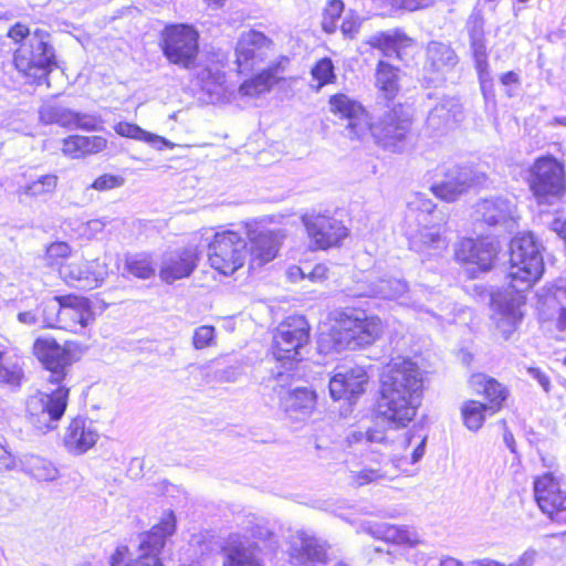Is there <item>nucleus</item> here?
I'll list each match as a JSON object with an SVG mask.
<instances>
[{
	"instance_id": "nucleus-1",
	"label": "nucleus",
	"mask_w": 566,
	"mask_h": 566,
	"mask_svg": "<svg viewBox=\"0 0 566 566\" xmlns=\"http://www.w3.org/2000/svg\"><path fill=\"white\" fill-rule=\"evenodd\" d=\"M510 264V285L503 295L492 298L495 306L493 318L496 329L504 339L511 337L522 319L524 292L531 289L544 272L542 247L532 233H523L512 239Z\"/></svg>"
},
{
	"instance_id": "nucleus-2",
	"label": "nucleus",
	"mask_w": 566,
	"mask_h": 566,
	"mask_svg": "<svg viewBox=\"0 0 566 566\" xmlns=\"http://www.w3.org/2000/svg\"><path fill=\"white\" fill-rule=\"evenodd\" d=\"M33 354L42 364L48 384L56 388L38 391L27 400V413L30 423L41 432L57 427L64 416L70 396L67 376L73 363L72 354L54 338L39 337L33 344Z\"/></svg>"
},
{
	"instance_id": "nucleus-3",
	"label": "nucleus",
	"mask_w": 566,
	"mask_h": 566,
	"mask_svg": "<svg viewBox=\"0 0 566 566\" xmlns=\"http://www.w3.org/2000/svg\"><path fill=\"white\" fill-rule=\"evenodd\" d=\"M376 86L379 95L371 107L370 122L363 105L345 94H335L329 98L331 111L340 117L348 119L345 128L346 136L354 139L364 138L368 133L375 143L387 148L389 146V63L379 60L376 69Z\"/></svg>"
},
{
	"instance_id": "nucleus-4",
	"label": "nucleus",
	"mask_w": 566,
	"mask_h": 566,
	"mask_svg": "<svg viewBox=\"0 0 566 566\" xmlns=\"http://www.w3.org/2000/svg\"><path fill=\"white\" fill-rule=\"evenodd\" d=\"M406 203L405 224L410 248L429 255L444 250L448 245L443 235L444 218L436 211V205L419 192L410 193Z\"/></svg>"
},
{
	"instance_id": "nucleus-5",
	"label": "nucleus",
	"mask_w": 566,
	"mask_h": 566,
	"mask_svg": "<svg viewBox=\"0 0 566 566\" xmlns=\"http://www.w3.org/2000/svg\"><path fill=\"white\" fill-rule=\"evenodd\" d=\"M424 370L409 356H391V423L409 424L422 402Z\"/></svg>"
},
{
	"instance_id": "nucleus-6",
	"label": "nucleus",
	"mask_w": 566,
	"mask_h": 566,
	"mask_svg": "<svg viewBox=\"0 0 566 566\" xmlns=\"http://www.w3.org/2000/svg\"><path fill=\"white\" fill-rule=\"evenodd\" d=\"M527 184L538 203L557 202L566 192L564 164L552 155L536 158L528 168Z\"/></svg>"
},
{
	"instance_id": "nucleus-7",
	"label": "nucleus",
	"mask_w": 566,
	"mask_h": 566,
	"mask_svg": "<svg viewBox=\"0 0 566 566\" xmlns=\"http://www.w3.org/2000/svg\"><path fill=\"white\" fill-rule=\"evenodd\" d=\"M175 528V515L169 512L159 524L154 525L149 532L140 535V555L136 559L125 563L128 547L118 546L111 556V566H164L159 554L165 547L167 538L174 534Z\"/></svg>"
},
{
	"instance_id": "nucleus-8",
	"label": "nucleus",
	"mask_w": 566,
	"mask_h": 566,
	"mask_svg": "<svg viewBox=\"0 0 566 566\" xmlns=\"http://www.w3.org/2000/svg\"><path fill=\"white\" fill-rule=\"evenodd\" d=\"M17 70L28 76L41 80L56 66L54 48L50 43V34L36 30L27 42L14 52Z\"/></svg>"
},
{
	"instance_id": "nucleus-9",
	"label": "nucleus",
	"mask_w": 566,
	"mask_h": 566,
	"mask_svg": "<svg viewBox=\"0 0 566 566\" xmlns=\"http://www.w3.org/2000/svg\"><path fill=\"white\" fill-rule=\"evenodd\" d=\"M379 333L378 323L361 311L349 310L339 315L332 329L336 350H355L371 344Z\"/></svg>"
},
{
	"instance_id": "nucleus-10",
	"label": "nucleus",
	"mask_w": 566,
	"mask_h": 566,
	"mask_svg": "<svg viewBox=\"0 0 566 566\" xmlns=\"http://www.w3.org/2000/svg\"><path fill=\"white\" fill-rule=\"evenodd\" d=\"M407 426L395 423L396 434L391 437V467L410 476L418 472L417 463L424 455L427 436L421 432L419 426Z\"/></svg>"
},
{
	"instance_id": "nucleus-11",
	"label": "nucleus",
	"mask_w": 566,
	"mask_h": 566,
	"mask_svg": "<svg viewBox=\"0 0 566 566\" xmlns=\"http://www.w3.org/2000/svg\"><path fill=\"white\" fill-rule=\"evenodd\" d=\"M310 340V326L303 316H290L275 329L273 336V356L285 366L287 371L295 361L303 359L302 350Z\"/></svg>"
},
{
	"instance_id": "nucleus-12",
	"label": "nucleus",
	"mask_w": 566,
	"mask_h": 566,
	"mask_svg": "<svg viewBox=\"0 0 566 566\" xmlns=\"http://www.w3.org/2000/svg\"><path fill=\"white\" fill-rule=\"evenodd\" d=\"M198 39L197 31L190 25H168L161 32L163 53L170 63L191 69L199 51Z\"/></svg>"
},
{
	"instance_id": "nucleus-13",
	"label": "nucleus",
	"mask_w": 566,
	"mask_h": 566,
	"mask_svg": "<svg viewBox=\"0 0 566 566\" xmlns=\"http://www.w3.org/2000/svg\"><path fill=\"white\" fill-rule=\"evenodd\" d=\"M247 241L238 232L216 233L209 244L210 265L223 275H231L243 266L247 255Z\"/></svg>"
},
{
	"instance_id": "nucleus-14",
	"label": "nucleus",
	"mask_w": 566,
	"mask_h": 566,
	"mask_svg": "<svg viewBox=\"0 0 566 566\" xmlns=\"http://www.w3.org/2000/svg\"><path fill=\"white\" fill-rule=\"evenodd\" d=\"M59 274L70 286L80 290H93L99 286L108 275L107 264L99 260H67L60 264Z\"/></svg>"
},
{
	"instance_id": "nucleus-15",
	"label": "nucleus",
	"mask_w": 566,
	"mask_h": 566,
	"mask_svg": "<svg viewBox=\"0 0 566 566\" xmlns=\"http://www.w3.org/2000/svg\"><path fill=\"white\" fill-rule=\"evenodd\" d=\"M273 49V41L256 30L242 32L234 48L235 71L245 73L263 62Z\"/></svg>"
},
{
	"instance_id": "nucleus-16",
	"label": "nucleus",
	"mask_w": 566,
	"mask_h": 566,
	"mask_svg": "<svg viewBox=\"0 0 566 566\" xmlns=\"http://www.w3.org/2000/svg\"><path fill=\"white\" fill-rule=\"evenodd\" d=\"M292 378L293 375L290 371H273V380L276 382L273 389L276 390V386L281 388L279 391L280 406L285 413L296 419L307 417L315 407V392L305 387H296L292 390L283 391Z\"/></svg>"
},
{
	"instance_id": "nucleus-17",
	"label": "nucleus",
	"mask_w": 566,
	"mask_h": 566,
	"mask_svg": "<svg viewBox=\"0 0 566 566\" xmlns=\"http://www.w3.org/2000/svg\"><path fill=\"white\" fill-rule=\"evenodd\" d=\"M302 221L311 244L316 249L326 250L338 245L347 237V228L335 218L324 214H305Z\"/></svg>"
},
{
	"instance_id": "nucleus-18",
	"label": "nucleus",
	"mask_w": 566,
	"mask_h": 566,
	"mask_svg": "<svg viewBox=\"0 0 566 566\" xmlns=\"http://www.w3.org/2000/svg\"><path fill=\"white\" fill-rule=\"evenodd\" d=\"M536 502L552 521L566 523V492L559 489L551 473L537 478L534 482Z\"/></svg>"
},
{
	"instance_id": "nucleus-19",
	"label": "nucleus",
	"mask_w": 566,
	"mask_h": 566,
	"mask_svg": "<svg viewBox=\"0 0 566 566\" xmlns=\"http://www.w3.org/2000/svg\"><path fill=\"white\" fill-rule=\"evenodd\" d=\"M367 380V373L361 366H337L329 380V394L334 400L345 399L353 403L365 391Z\"/></svg>"
},
{
	"instance_id": "nucleus-20",
	"label": "nucleus",
	"mask_w": 566,
	"mask_h": 566,
	"mask_svg": "<svg viewBox=\"0 0 566 566\" xmlns=\"http://www.w3.org/2000/svg\"><path fill=\"white\" fill-rule=\"evenodd\" d=\"M40 120L45 124H57L65 128L97 130L102 124L98 116L74 112L63 105L46 103L39 109Z\"/></svg>"
},
{
	"instance_id": "nucleus-21",
	"label": "nucleus",
	"mask_w": 566,
	"mask_h": 566,
	"mask_svg": "<svg viewBox=\"0 0 566 566\" xmlns=\"http://www.w3.org/2000/svg\"><path fill=\"white\" fill-rule=\"evenodd\" d=\"M472 218L490 227L507 226L515 221L516 205L505 196L482 198L473 206Z\"/></svg>"
},
{
	"instance_id": "nucleus-22",
	"label": "nucleus",
	"mask_w": 566,
	"mask_h": 566,
	"mask_svg": "<svg viewBox=\"0 0 566 566\" xmlns=\"http://www.w3.org/2000/svg\"><path fill=\"white\" fill-rule=\"evenodd\" d=\"M391 93L399 91L401 85L398 82L406 84L411 83V77L408 76L405 69L410 67L417 46L415 41L406 35L401 30L391 32Z\"/></svg>"
},
{
	"instance_id": "nucleus-23",
	"label": "nucleus",
	"mask_w": 566,
	"mask_h": 566,
	"mask_svg": "<svg viewBox=\"0 0 566 566\" xmlns=\"http://www.w3.org/2000/svg\"><path fill=\"white\" fill-rule=\"evenodd\" d=\"M290 557L300 566L325 564L326 544L304 531H298L291 537Z\"/></svg>"
},
{
	"instance_id": "nucleus-24",
	"label": "nucleus",
	"mask_w": 566,
	"mask_h": 566,
	"mask_svg": "<svg viewBox=\"0 0 566 566\" xmlns=\"http://www.w3.org/2000/svg\"><path fill=\"white\" fill-rule=\"evenodd\" d=\"M199 254L196 247H187L163 256L159 275L166 283L189 276L197 266Z\"/></svg>"
},
{
	"instance_id": "nucleus-25",
	"label": "nucleus",
	"mask_w": 566,
	"mask_h": 566,
	"mask_svg": "<svg viewBox=\"0 0 566 566\" xmlns=\"http://www.w3.org/2000/svg\"><path fill=\"white\" fill-rule=\"evenodd\" d=\"M499 252V244L492 239H462L455 250L457 259L476 264L482 271L491 269Z\"/></svg>"
},
{
	"instance_id": "nucleus-26",
	"label": "nucleus",
	"mask_w": 566,
	"mask_h": 566,
	"mask_svg": "<svg viewBox=\"0 0 566 566\" xmlns=\"http://www.w3.org/2000/svg\"><path fill=\"white\" fill-rule=\"evenodd\" d=\"M458 62L457 54L450 45L432 41L427 46V59L423 65L424 77L428 82L442 81Z\"/></svg>"
},
{
	"instance_id": "nucleus-27",
	"label": "nucleus",
	"mask_w": 566,
	"mask_h": 566,
	"mask_svg": "<svg viewBox=\"0 0 566 566\" xmlns=\"http://www.w3.org/2000/svg\"><path fill=\"white\" fill-rule=\"evenodd\" d=\"M249 239L251 268H261L276 256L281 244L279 232L268 229L253 230L249 232Z\"/></svg>"
},
{
	"instance_id": "nucleus-28",
	"label": "nucleus",
	"mask_w": 566,
	"mask_h": 566,
	"mask_svg": "<svg viewBox=\"0 0 566 566\" xmlns=\"http://www.w3.org/2000/svg\"><path fill=\"white\" fill-rule=\"evenodd\" d=\"M98 433L92 420L75 418L71 421L64 437V444L70 452L82 454L97 441Z\"/></svg>"
},
{
	"instance_id": "nucleus-29",
	"label": "nucleus",
	"mask_w": 566,
	"mask_h": 566,
	"mask_svg": "<svg viewBox=\"0 0 566 566\" xmlns=\"http://www.w3.org/2000/svg\"><path fill=\"white\" fill-rule=\"evenodd\" d=\"M475 182L469 168L454 167L448 171L446 179L431 186L432 192L442 200L454 201Z\"/></svg>"
},
{
	"instance_id": "nucleus-30",
	"label": "nucleus",
	"mask_w": 566,
	"mask_h": 566,
	"mask_svg": "<svg viewBox=\"0 0 566 566\" xmlns=\"http://www.w3.org/2000/svg\"><path fill=\"white\" fill-rule=\"evenodd\" d=\"M413 111L410 105H397L391 108V151L402 153L412 143L410 128Z\"/></svg>"
},
{
	"instance_id": "nucleus-31",
	"label": "nucleus",
	"mask_w": 566,
	"mask_h": 566,
	"mask_svg": "<svg viewBox=\"0 0 566 566\" xmlns=\"http://www.w3.org/2000/svg\"><path fill=\"white\" fill-rule=\"evenodd\" d=\"M60 327L81 328L86 327L92 319L91 302L81 296H64Z\"/></svg>"
},
{
	"instance_id": "nucleus-32",
	"label": "nucleus",
	"mask_w": 566,
	"mask_h": 566,
	"mask_svg": "<svg viewBox=\"0 0 566 566\" xmlns=\"http://www.w3.org/2000/svg\"><path fill=\"white\" fill-rule=\"evenodd\" d=\"M470 386L476 394H482L490 401V413L497 412L507 398V389L494 378L484 374H475L470 378Z\"/></svg>"
},
{
	"instance_id": "nucleus-33",
	"label": "nucleus",
	"mask_w": 566,
	"mask_h": 566,
	"mask_svg": "<svg viewBox=\"0 0 566 566\" xmlns=\"http://www.w3.org/2000/svg\"><path fill=\"white\" fill-rule=\"evenodd\" d=\"M389 387L381 379L379 389V398L377 399L374 416L375 427L367 431V440L370 442H384L386 440L387 430L389 428Z\"/></svg>"
},
{
	"instance_id": "nucleus-34",
	"label": "nucleus",
	"mask_w": 566,
	"mask_h": 566,
	"mask_svg": "<svg viewBox=\"0 0 566 566\" xmlns=\"http://www.w3.org/2000/svg\"><path fill=\"white\" fill-rule=\"evenodd\" d=\"M460 106L453 101H446L434 106L428 115L427 127L441 134L460 120Z\"/></svg>"
},
{
	"instance_id": "nucleus-35",
	"label": "nucleus",
	"mask_w": 566,
	"mask_h": 566,
	"mask_svg": "<svg viewBox=\"0 0 566 566\" xmlns=\"http://www.w3.org/2000/svg\"><path fill=\"white\" fill-rule=\"evenodd\" d=\"M115 132L123 137L133 138L136 140H143L150 145L151 147L161 150L164 147L167 148H175L176 144L171 143L167 138L146 132L142 127H139L136 124L127 123V122H120L116 124Z\"/></svg>"
},
{
	"instance_id": "nucleus-36",
	"label": "nucleus",
	"mask_w": 566,
	"mask_h": 566,
	"mask_svg": "<svg viewBox=\"0 0 566 566\" xmlns=\"http://www.w3.org/2000/svg\"><path fill=\"white\" fill-rule=\"evenodd\" d=\"M280 64H275L243 82L239 87L240 94L243 96L256 97L269 92L272 85L276 82V75L280 72Z\"/></svg>"
},
{
	"instance_id": "nucleus-37",
	"label": "nucleus",
	"mask_w": 566,
	"mask_h": 566,
	"mask_svg": "<svg viewBox=\"0 0 566 566\" xmlns=\"http://www.w3.org/2000/svg\"><path fill=\"white\" fill-rule=\"evenodd\" d=\"M23 377L20 358L0 348V385L15 389L21 386Z\"/></svg>"
},
{
	"instance_id": "nucleus-38",
	"label": "nucleus",
	"mask_w": 566,
	"mask_h": 566,
	"mask_svg": "<svg viewBox=\"0 0 566 566\" xmlns=\"http://www.w3.org/2000/svg\"><path fill=\"white\" fill-rule=\"evenodd\" d=\"M19 471L25 472L39 481H53L57 478V470L53 463L34 454L21 457Z\"/></svg>"
},
{
	"instance_id": "nucleus-39",
	"label": "nucleus",
	"mask_w": 566,
	"mask_h": 566,
	"mask_svg": "<svg viewBox=\"0 0 566 566\" xmlns=\"http://www.w3.org/2000/svg\"><path fill=\"white\" fill-rule=\"evenodd\" d=\"M125 270L137 279L147 280L155 275L156 263L148 254H134L126 258Z\"/></svg>"
},
{
	"instance_id": "nucleus-40",
	"label": "nucleus",
	"mask_w": 566,
	"mask_h": 566,
	"mask_svg": "<svg viewBox=\"0 0 566 566\" xmlns=\"http://www.w3.org/2000/svg\"><path fill=\"white\" fill-rule=\"evenodd\" d=\"M490 412L488 405L475 400H468L461 408L464 426L471 430H479L485 420V412Z\"/></svg>"
},
{
	"instance_id": "nucleus-41",
	"label": "nucleus",
	"mask_w": 566,
	"mask_h": 566,
	"mask_svg": "<svg viewBox=\"0 0 566 566\" xmlns=\"http://www.w3.org/2000/svg\"><path fill=\"white\" fill-rule=\"evenodd\" d=\"M470 48L474 57L475 67L479 73V77L481 81L482 87H484L485 82L488 81L489 74V63H488V53L485 45V36L471 39Z\"/></svg>"
},
{
	"instance_id": "nucleus-42",
	"label": "nucleus",
	"mask_w": 566,
	"mask_h": 566,
	"mask_svg": "<svg viewBox=\"0 0 566 566\" xmlns=\"http://www.w3.org/2000/svg\"><path fill=\"white\" fill-rule=\"evenodd\" d=\"M57 185V177L49 174L39 177L36 180L27 185L23 192L30 197H39L46 193H51L55 190Z\"/></svg>"
},
{
	"instance_id": "nucleus-43",
	"label": "nucleus",
	"mask_w": 566,
	"mask_h": 566,
	"mask_svg": "<svg viewBox=\"0 0 566 566\" xmlns=\"http://www.w3.org/2000/svg\"><path fill=\"white\" fill-rule=\"evenodd\" d=\"M223 566H262L251 551L244 547L230 549L223 560Z\"/></svg>"
},
{
	"instance_id": "nucleus-44",
	"label": "nucleus",
	"mask_w": 566,
	"mask_h": 566,
	"mask_svg": "<svg viewBox=\"0 0 566 566\" xmlns=\"http://www.w3.org/2000/svg\"><path fill=\"white\" fill-rule=\"evenodd\" d=\"M344 10V2L342 0H331L323 12L322 29L326 33H334L337 28V21Z\"/></svg>"
},
{
	"instance_id": "nucleus-45",
	"label": "nucleus",
	"mask_w": 566,
	"mask_h": 566,
	"mask_svg": "<svg viewBox=\"0 0 566 566\" xmlns=\"http://www.w3.org/2000/svg\"><path fill=\"white\" fill-rule=\"evenodd\" d=\"M419 543V535L413 527L391 524V545L413 547Z\"/></svg>"
},
{
	"instance_id": "nucleus-46",
	"label": "nucleus",
	"mask_w": 566,
	"mask_h": 566,
	"mask_svg": "<svg viewBox=\"0 0 566 566\" xmlns=\"http://www.w3.org/2000/svg\"><path fill=\"white\" fill-rule=\"evenodd\" d=\"M311 74L318 82V88L333 83L336 78L334 64L329 57H323L313 66Z\"/></svg>"
},
{
	"instance_id": "nucleus-47",
	"label": "nucleus",
	"mask_w": 566,
	"mask_h": 566,
	"mask_svg": "<svg viewBox=\"0 0 566 566\" xmlns=\"http://www.w3.org/2000/svg\"><path fill=\"white\" fill-rule=\"evenodd\" d=\"M537 556L535 549L525 551L516 560L504 564L491 558L476 559L471 563V566H533Z\"/></svg>"
},
{
	"instance_id": "nucleus-48",
	"label": "nucleus",
	"mask_w": 566,
	"mask_h": 566,
	"mask_svg": "<svg viewBox=\"0 0 566 566\" xmlns=\"http://www.w3.org/2000/svg\"><path fill=\"white\" fill-rule=\"evenodd\" d=\"M64 296H55L43 303V317L48 326L53 327L59 325L61 319V312Z\"/></svg>"
},
{
	"instance_id": "nucleus-49",
	"label": "nucleus",
	"mask_w": 566,
	"mask_h": 566,
	"mask_svg": "<svg viewBox=\"0 0 566 566\" xmlns=\"http://www.w3.org/2000/svg\"><path fill=\"white\" fill-rule=\"evenodd\" d=\"M87 137L86 136H69L63 139V153L73 158H80L87 154Z\"/></svg>"
},
{
	"instance_id": "nucleus-50",
	"label": "nucleus",
	"mask_w": 566,
	"mask_h": 566,
	"mask_svg": "<svg viewBox=\"0 0 566 566\" xmlns=\"http://www.w3.org/2000/svg\"><path fill=\"white\" fill-rule=\"evenodd\" d=\"M553 298L562 306L557 318V327L560 331L566 329V281H559L555 287Z\"/></svg>"
},
{
	"instance_id": "nucleus-51",
	"label": "nucleus",
	"mask_w": 566,
	"mask_h": 566,
	"mask_svg": "<svg viewBox=\"0 0 566 566\" xmlns=\"http://www.w3.org/2000/svg\"><path fill=\"white\" fill-rule=\"evenodd\" d=\"M214 339V327L202 325L195 329L192 344L196 349H202L212 345Z\"/></svg>"
},
{
	"instance_id": "nucleus-52",
	"label": "nucleus",
	"mask_w": 566,
	"mask_h": 566,
	"mask_svg": "<svg viewBox=\"0 0 566 566\" xmlns=\"http://www.w3.org/2000/svg\"><path fill=\"white\" fill-rule=\"evenodd\" d=\"M467 29L469 33V38L471 39H478V38H484V19L481 10L474 9L473 12L470 14L468 22H467Z\"/></svg>"
},
{
	"instance_id": "nucleus-53",
	"label": "nucleus",
	"mask_w": 566,
	"mask_h": 566,
	"mask_svg": "<svg viewBox=\"0 0 566 566\" xmlns=\"http://www.w3.org/2000/svg\"><path fill=\"white\" fill-rule=\"evenodd\" d=\"M367 531L373 537L382 542L384 546H375V551L389 553V526L387 524H374L369 525Z\"/></svg>"
},
{
	"instance_id": "nucleus-54",
	"label": "nucleus",
	"mask_w": 566,
	"mask_h": 566,
	"mask_svg": "<svg viewBox=\"0 0 566 566\" xmlns=\"http://www.w3.org/2000/svg\"><path fill=\"white\" fill-rule=\"evenodd\" d=\"M123 184L124 179L122 177L105 174L96 178L94 182L91 185V188L99 191H105L120 187Z\"/></svg>"
},
{
	"instance_id": "nucleus-55",
	"label": "nucleus",
	"mask_w": 566,
	"mask_h": 566,
	"mask_svg": "<svg viewBox=\"0 0 566 566\" xmlns=\"http://www.w3.org/2000/svg\"><path fill=\"white\" fill-rule=\"evenodd\" d=\"M21 457L15 458L6 447L0 444V470L19 471Z\"/></svg>"
},
{
	"instance_id": "nucleus-56",
	"label": "nucleus",
	"mask_w": 566,
	"mask_h": 566,
	"mask_svg": "<svg viewBox=\"0 0 566 566\" xmlns=\"http://www.w3.org/2000/svg\"><path fill=\"white\" fill-rule=\"evenodd\" d=\"M368 45L374 49H377L381 52L384 56H388L389 52V34L386 32H380L369 36L366 41Z\"/></svg>"
},
{
	"instance_id": "nucleus-57",
	"label": "nucleus",
	"mask_w": 566,
	"mask_h": 566,
	"mask_svg": "<svg viewBox=\"0 0 566 566\" xmlns=\"http://www.w3.org/2000/svg\"><path fill=\"white\" fill-rule=\"evenodd\" d=\"M71 253V248L65 242H54L50 244L46 249V254L49 259H59V258H67Z\"/></svg>"
},
{
	"instance_id": "nucleus-58",
	"label": "nucleus",
	"mask_w": 566,
	"mask_h": 566,
	"mask_svg": "<svg viewBox=\"0 0 566 566\" xmlns=\"http://www.w3.org/2000/svg\"><path fill=\"white\" fill-rule=\"evenodd\" d=\"M431 0H391V9L398 7L408 11H415L428 7Z\"/></svg>"
},
{
	"instance_id": "nucleus-59",
	"label": "nucleus",
	"mask_w": 566,
	"mask_h": 566,
	"mask_svg": "<svg viewBox=\"0 0 566 566\" xmlns=\"http://www.w3.org/2000/svg\"><path fill=\"white\" fill-rule=\"evenodd\" d=\"M31 35L32 34H30L28 27L21 23H15L13 27L10 28L8 32V36L14 40L15 42H27Z\"/></svg>"
},
{
	"instance_id": "nucleus-60",
	"label": "nucleus",
	"mask_w": 566,
	"mask_h": 566,
	"mask_svg": "<svg viewBox=\"0 0 566 566\" xmlns=\"http://www.w3.org/2000/svg\"><path fill=\"white\" fill-rule=\"evenodd\" d=\"M360 28V22L357 19H345L340 25V31L346 38H355Z\"/></svg>"
},
{
	"instance_id": "nucleus-61",
	"label": "nucleus",
	"mask_w": 566,
	"mask_h": 566,
	"mask_svg": "<svg viewBox=\"0 0 566 566\" xmlns=\"http://www.w3.org/2000/svg\"><path fill=\"white\" fill-rule=\"evenodd\" d=\"M87 154L98 153L106 147V139L101 136L87 137Z\"/></svg>"
},
{
	"instance_id": "nucleus-62",
	"label": "nucleus",
	"mask_w": 566,
	"mask_h": 566,
	"mask_svg": "<svg viewBox=\"0 0 566 566\" xmlns=\"http://www.w3.org/2000/svg\"><path fill=\"white\" fill-rule=\"evenodd\" d=\"M408 291L407 283L402 280L391 281V300L403 297V294Z\"/></svg>"
},
{
	"instance_id": "nucleus-63",
	"label": "nucleus",
	"mask_w": 566,
	"mask_h": 566,
	"mask_svg": "<svg viewBox=\"0 0 566 566\" xmlns=\"http://www.w3.org/2000/svg\"><path fill=\"white\" fill-rule=\"evenodd\" d=\"M378 472L376 470H363L356 476V483L358 485L367 484L378 478Z\"/></svg>"
},
{
	"instance_id": "nucleus-64",
	"label": "nucleus",
	"mask_w": 566,
	"mask_h": 566,
	"mask_svg": "<svg viewBox=\"0 0 566 566\" xmlns=\"http://www.w3.org/2000/svg\"><path fill=\"white\" fill-rule=\"evenodd\" d=\"M530 375L535 378L538 384L543 387V389L547 392L549 389V379L548 377L543 374L539 369L536 368H530L528 369Z\"/></svg>"
}]
</instances>
